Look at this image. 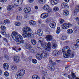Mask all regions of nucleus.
<instances>
[{
  "instance_id": "1",
  "label": "nucleus",
  "mask_w": 79,
  "mask_h": 79,
  "mask_svg": "<svg viewBox=\"0 0 79 79\" xmlns=\"http://www.w3.org/2000/svg\"><path fill=\"white\" fill-rule=\"evenodd\" d=\"M11 35L13 39L17 42H19L20 44H24L26 42V41L19 40V38L20 39V40H23V38L22 36L15 31H13L12 32L11 34Z\"/></svg>"
},
{
  "instance_id": "2",
  "label": "nucleus",
  "mask_w": 79,
  "mask_h": 79,
  "mask_svg": "<svg viewBox=\"0 0 79 79\" xmlns=\"http://www.w3.org/2000/svg\"><path fill=\"white\" fill-rule=\"evenodd\" d=\"M62 52L64 53V58H68L70 56V58H73L74 56V54L73 53H71V49L68 46H65L62 49Z\"/></svg>"
},
{
  "instance_id": "3",
  "label": "nucleus",
  "mask_w": 79,
  "mask_h": 79,
  "mask_svg": "<svg viewBox=\"0 0 79 79\" xmlns=\"http://www.w3.org/2000/svg\"><path fill=\"white\" fill-rule=\"evenodd\" d=\"M22 31L23 33V34L24 38H27V37H32V30L30 27H25L22 29Z\"/></svg>"
},
{
  "instance_id": "4",
  "label": "nucleus",
  "mask_w": 79,
  "mask_h": 79,
  "mask_svg": "<svg viewBox=\"0 0 79 79\" xmlns=\"http://www.w3.org/2000/svg\"><path fill=\"white\" fill-rule=\"evenodd\" d=\"M24 74H25V70L24 69L19 70L15 75V77L17 79H21Z\"/></svg>"
},
{
  "instance_id": "5",
  "label": "nucleus",
  "mask_w": 79,
  "mask_h": 79,
  "mask_svg": "<svg viewBox=\"0 0 79 79\" xmlns=\"http://www.w3.org/2000/svg\"><path fill=\"white\" fill-rule=\"evenodd\" d=\"M69 26L71 27L73 26V24L70 23H65L63 24L62 27L63 29H68L69 27Z\"/></svg>"
},
{
  "instance_id": "6",
  "label": "nucleus",
  "mask_w": 79,
  "mask_h": 79,
  "mask_svg": "<svg viewBox=\"0 0 79 79\" xmlns=\"http://www.w3.org/2000/svg\"><path fill=\"white\" fill-rule=\"evenodd\" d=\"M45 39L48 42H50L53 39V36L50 35H48L46 36Z\"/></svg>"
},
{
  "instance_id": "7",
  "label": "nucleus",
  "mask_w": 79,
  "mask_h": 79,
  "mask_svg": "<svg viewBox=\"0 0 79 79\" xmlns=\"http://www.w3.org/2000/svg\"><path fill=\"white\" fill-rule=\"evenodd\" d=\"M48 16V14L47 13H44L41 15L40 18L44 19L47 18Z\"/></svg>"
},
{
  "instance_id": "8",
  "label": "nucleus",
  "mask_w": 79,
  "mask_h": 79,
  "mask_svg": "<svg viewBox=\"0 0 79 79\" xmlns=\"http://www.w3.org/2000/svg\"><path fill=\"white\" fill-rule=\"evenodd\" d=\"M31 11V9L30 7H28V8H25L23 9V11L26 13H29Z\"/></svg>"
},
{
  "instance_id": "9",
  "label": "nucleus",
  "mask_w": 79,
  "mask_h": 79,
  "mask_svg": "<svg viewBox=\"0 0 79 79\" xmlns=\"http://www.w3.org/2000/svg\"><path fill=\"white\" fill-rule=\"evenodd\" d=\"M79 11V5H77L75 7V10L74 14L75 15H77V12Z\"/></svg>"
},
{
  "instance_id": "10",
  "label": "nucleus",
  "mask_w": 79,
  "mask_h": 79,
  "mask_svg": "<svg viewBox=\"0 0 79 79\" xmlns=\"http://www.w3.org/2000/svg\"><path fill=\"white\" fill-rule=\"evenodd\" d=\"M49 26L52 28H54L56 26V23L54 22H51L49 24Z\"/></svg>"
},
{
  "instance_id": "11",
  "label": "nucleus",
  "mask_w": 79,
  "mask_h": 79,
  "mask_svg": "<svg viewBox=\"0 0 79 79\" xmlns=\"http://www.w3.org/2000/svg\"><path fill=\"white\" fill-rule=\"evenodd\" d=\"M3 68L5 70L8 69V68H9V65L8 64L6 63L4 64H3Z\"/></svg>"
},
{
  "instance_id": "12",
  "label": "nucleus",
  "mask_w": 79,
  "mask_h": 79,
  "mask_svg": "<svg viewBox=\"0 0 79 79\" xmlns=\"http://www.w3.org/2000/svg\"><path fill=\"white\" fill-rule=\"evenodd\" d=\"M43 9L45 11H48L50 9V6L47 4H45L43 6Z\"/></svg>"
},
{
  "instance_id": "13",
  "label": "nucleus",
  "mask_w": 79,
  "mask_h": 79,
  "mask_svg": "<svg viewBox=\"0 0 79 79\" xmlns=\"http://www.w3.org/2000/svg\"><path fill=\"white\" fill-rule=\"evenodd\" d=\"M48 68L50 69L51 71H53L55 69V67L52 65H48Z\"/></svg>"
},
{
  "instance_id": "14",
  "label": "nucleus",
  "mask_w": 79,
  "mask_h": 79,
  "mask_svg": "<svg viewBox=\"0 0 79 79\" xmlns=\"http://www.w3.org/2000/svg\"><path fill=\"white\" fill-rule=\"evenodd\" d=\"M41 55L43 58H47V56L49 55V53H48L44 52L41 54Z\"/></svg>"
},
{
  "instance_id": "15",
  "label": "nucleus",
  "mask_w": 79,
  "mask_h": 79,
  "mask_svg": "<svg viewBox=\"0 0 79 79\" xmlns=\"http://www.w3.org/2000/svg\"><path fill=\"white\" fill-rule=\"evenodd\" d=\"M13 60L16 63H19L20 61V60L19 57L17 56H14L13 57Z\"/></svg>"
},
{
  "instance_id": "16",
  "label": "nucleus",
  "mask_w": 79,
  "mask_h": 79,
  "mask_svg": "<svg viewBox=\"0 0 79 79\" xmlns=\"http://www.w3.org/2000/svg\"><path fill=\"white\" fill-rule=\"evenodd\" d=\"M25 47L27 49L31 50L32 48V46L28 43H27L26 44Z\"/></svg>"
},
{
  "instance_id": "17",
  "label": "nucleus",
  "mask_w": 79,
  "mask_h": 79,
  "mask_svg": "<svg viewBox=\"0 0 79 79\" xmlns=\"http://www.w3.org/2000/svg\"><path fill=\"white\" fill-rule=\"evenodd\" d=\"M52 54H53L54 56H57L59 55L60 52L58 51H53Z\"/></svg>"
},
{
  "instance_id": "18",
  "label": "nucleus",
  "mask_w": 79,
  "mask_h": 79,
  "mask_svg": "<svg viewBox=\"0 0 79 79\" xmlns=\"http://www.w3.org/2000/svg\"><path fill=\"white\" fill-rule=\"evenodd\" d=\"M37 33L38 35H42L43 34V31L40 29L37 30Z\"/></svg>"
},
{
  "instance_id": "19",
  "label": "nucleus",
  "mask_w": 79,
  "mask_h": 79,
  "mask_svg": "<svg viewBox=\"0 0 79 79\" xmlns=\"http://www.w3.org/2000/svg\"><path fill=\"white\" fill-rule=\"evenodd\" d=\"M50 2L52 5H55L57 4L58 3V1L56 0H51L50 1Z\"/></svg>"
},
{
  "instance_id": "20",
  "label": "nucleus",
  "mask_w": 79,
  "mask_h": 79,
  "mask_svg": "<svg viewBox=\"0 0 79 79\" xmlns=\"http://www.w3.org/2000/svg\"><path fill=\"white\" fill-rule=\"evenodd\" d=\"M68 4L65 2H63L62 3L61 6L63 8H68Z\"/></svg>"
},
{
  "instance_id": "21",
  "label": "nucleus",
  "mask_w": 79,
  "mask_h": 79,
  "mask_svg": "<svg viewBox=\"0 0 79 79\" xmlns=\"http://www.w3.org/2000/svg\"><path fill=\"white\" fill-rule=\"evenodd\" d=\"M38 42H39L40 43H41V44H42L44 42V39L40 37L38 39Z\"/></svg>"
},
{
  "instance_id": "22",
  "label": "nucleus",
  "mask_w": 79,
  "mask_h": 79,
  "mask_svg": "<svg viewBox=\"0 0 79 79\" xmlns=\"http://www.w3.org/2000/svg\"><path fill=\"white\" fill-rule=\"evenodd\" d=\"M10 68L12 71H15V70H17V66L15 65H11Z\"/></svg>"
},
{
  "instance_id": "23",
  "label": "nucleus",
  "mask_w": 79,
  "mask_h": 79,
  "mask_svg": "<svg viewBox=\"0 0 79 79\" xmlns=\"http://www.w3.org/2000/svg\"><path fill=\"white\" fill-rule=\"evenodd\" d=\"M67 32L69 34H73V31L71 29H69L67 31Z\"/></svg>"
},
{
  "instance_id": "24",
  "label": "nucleus",
  "mask_w": 79,
  "mask_h": 79,
  "mask_svg": "<svg viewBox=\"0 0 79 79\" xmlns=\"http://www.w3.org/2000/svg\"><path fill=\"white\" fill-rule=\"evenodd\" d=\"M47 43L45 42H44L42 43H41V46L43 48H45L46 50H47Z\"/></svg>"
},
{
  "instance_id": "25",
  "label": "nucleus",
  "mask_w": 79,
  "mask_h": 79,
  "mask_svg": "<svg viewBox=\"0 0 79 79\" xmlns=\"http://www.w3.org/2000/svg\"><path fill=\"white\" fill-rule=\"evenodd\" d=\"M51 48V43L50 42H48L46 46V50L47 49H50Z\"/></svg>"
},
{
  "instance_id": "26",
  "label": "nucleus",
  "mask_w": 79,
  "mask_h": 79,
  "mask_svg": "<svg viewBox=\"0 0 79 79\" xmlns=\"http://www.w3.org/2000/svg\"><path fill=\"white\" fill-rule=\"evenodd\" d=\"M69 12L67 10H64L63 12V14L65 16H67V15H69Z\"/></svg>"
},
{
  "instance_id": "27",
  "label": "nucleus",
  "mask_w": 79,
  "mask_h": 79,
  "mask_svg": "<svg viewBox=\"0 0 79 79\" xmlns=\"http://www.w3.org/2000/svg\"><path fill=\"white\" fill-rule=\"evenodd\" d=\"M29 24L31 26H35V22L33 20H31L29 22Z\"/></svg>"
},
{
  "instance_id": "28",
  "label": "nucleus",
  "mask_w": 79,
  "mask_h": 79,
  "mask_svg": "<svg viewBox=\"0 0 79 79\" xmlns=\"http://www.w3.org/2000/svg\"><path fill=\"white\" fill-rule=\"evenodd\" d=\"M32 77L33 79H40V77H39V76L36 75H33L32 76Z\"/></svg>"
},
{
  "instance_id": "29",
  "label": "nucleus",
  "mask_w": 79,
  "mask_h": 79,
  "mask_svg": "<svg viewBox=\"0 0 79 79\" xmlns=\"http://www.w3.org/2000/svg\"><path fill=\"white\" fill-rule=\"evenodd\" d=\"M10 23V21L9 20L6 19L4 21V26H5L6 24Z\"/></svg>"
},
{
  "instance_id": "30",
  "label": "nucleus",
  "mask_w": 79,
  "mask_h": 79,
  "mask_svg": "<svg viewBox=\"0 0 79 79\" xmlns=\"http://www.w3.org/2000/svg\"><path fill=\"white\" fill-rule=\"evenodd\" d=\"M31 44L33 45H35L37 43L36 41L34 39H32L31 40Z\"/></svg>"
},
{
  "instance_id": "31",
  "label": "nucleus",
  "mask_w": 79,
  "mask_h": 79,
  "mask_svg": "<svg viewBox=\"0 0 79 79\" xmlns=\"http://www.w3.org/2000/svg\"><path fill=\"white\" fill-rule=\"evenodd\" d=\"M52 47L53 49L56 48V44L53 43H53L52 44Z\"/></svg>"
},
{
  "instance_id": "32",
  "label": "nucleus",
  "mask_w": 79,
  "mask_h": 79,
  "mask_svg": "<svg viewBox=\"0 0 79 79\" xmlns=\"http://www.w3.org/2000/svg\"><path fill=\"white\" fill-rule=\"evenodd\" d=\"M13 8V6H7V9L8 11H10Z\"/></svg>"
},
{
  "instance_id": "33",
  "label": "nucleus",
  "mask_w": 79,
  "mask_h": 79,
  "mask_svg": "<svg viewBox=\"0 0 79 79\" xmlns=\"http://www.w3.org/2000/svg\"><path fill=\"white\" fill-rule=\"evenodd\" d=\"M31 61L33 64H37V60L35 59H32Z\"/></svg>"
},
{
  "instance_id": "34",
  "label": "nucleus",
  "mask_w": 79,
  "mask_h": 79,
  "mask_svg": "<svg viewBox=\"0 0 79 79\" xmlns=\"http://www.w3.org/2000/svg\"><path fill=\"white\" fill-rule=\"evenodd\" d=\"M61 31V29L60 27H58L57 28V30L56 31V34H59Z\"/></svg>"
},
{
  "instance_id": "35",
  "label": "nucleus",
  "mask_w": 79,
  "mask_h": 79,
  "mask_svg": "<svg viewBox=\"0 0 79 79\" xmlns=\"http://www.w3.org/2000/svg\"><path fill=\"white\" fill-rule=\"evenodd\" d=\"M53 10L54 11H58L59 10V8L58 7L55 6L53 8Z\"/></svg>"
},
{
  "instance_id": "36",
  "label": "nucleus",
  "mask_w": 79,
  "mask_h": 79,
  "mask_svg": "<svg viewBox=\"0 0 79 79\" xmlns=\"http://www.w3.org/2000/svg\"><path fill=\"white\" fill-rule=\"evenodd\" d=\"M37 1L40 3V2H42L43 4H44V3H45V2H46V0H37Z\"/></svg>"
},
{
  "instance_id": "37",
  "label": "nucleus",
  "mask_w": 79,
  "mask_h": 79,
  "mask_svg": "<svg viewBox=\"0 0 79 79\" xmlns=\"http://www.w3.org/2000/svg\"><path fill=\"white\" fill-rule=\"evenodd\" d=\"M49 62L52 64H56V63L54 62L51 59L49 60Z\"/></svg>"
},
{
  "instance_id": "38",
  "label": "nucleus",
  "mask_w": 79,
  "mask_h": 79,
  "mask_svg": "<svg viewBox=\"0 0 79 79\" xmlns=\"http://www.w3.org/2000/svg\"><path fill=\"white\" fill-rule=\"evenodd\" d=\"M4 75L6 77H8L9 76V73L7 71L5 72L4 73Z\"/></svg>"
},
{
  "instance_id": "39",
  "label": "nucleus",
  "mask_w": 79,
  "mask_h": 79,
  "mask_svg": "<svg viewBox=\"0 0 79 79\" xmlns=\"http://www.w3.org/2000/svg\"><path fill=\"white\" fill-rule=\"evenodd\" d=\"M4 58L5 60H9L8 55L7 54H5L4 56Z\"/></svg>"
},
{
  "instance_id": "40",
  "label": "nucleus",
  "mask_w": 79,
  "mask_h": 79,
  "mask_svg": "<svg viewBox=\"0 0 79 79\" xmlns=\"http://www.w3.org/2000/svg\"><path fill=\"white\" fill-rule=\"evenodd\" d=\"M15 26H21V23L19 22H17L15 23Z\"/></svg>"
},
{
  "instance_id": "41",
  "label": "nucleus",
  "mask_w": 79,
  "mask_h": 79,
  "mask_svg": "<svg viewBox=\"0 0 79 79\" xmlns=\"http://www.w3.org/2000/svg\"><path fill=\"white\" fill-rule=\"evenodd\" d=\"M1 29L2 31H6V28L4 26H2L1 27Z\"/></svg>"
},
{
  "instance_id": "42",
  "label": "nucleus",
  "mask_w": 79,
  "mask_h": 79,
  "mask_svg": "<svg viewBox=\"0 0 79 79\" xmlns=\"http://www.w3.org/2000/svg\"><path fill=\"white\" fill-rule=\"evenodd\" d=\"M14 3L15 5L17 6L19 5V2H18V0L16 1H15L14 2Z\"/></svg>"
},
{
  "instance_id": "43",
  "label": "nucleus",
  "mask_w": 79,
  "mask_h": 79,
  "mask_svg": "<svg viewBox=\"0 0 79 79\" xmlns=\"http://www.w3.org/2000/svg\"><path fill=\"white\" fill-rule=\"evenodd\" d=\"M36 49L35 48H33L32 49L31 48L30 50V52H35Z\"/></svg>"
},
{
  "instance_id": "44",
  "label": "nucleus",
  "mask_w": 79,
  "mask_h": 79,
  "mask_svg": "<svg viewBox=\"0 0 79 79\" xmlns=\"http://www.w3.org/2000/svg\"><path fill=\"white\" fill-rule=\"evenodd\" d=\"M22 18L21 16H18L17 17V19L18 21H19V20H21Z\"/></svg>"
},
{
  "instance_id": "45",
  "label": "nucleus",
  "mask_w": 79,
  "mask_h": 79,
  "mask_svg": "<svg viewBox=\"0 0 79 79\" xmlns=\"http://www.w3.org/2000/svg\"><path fill=\"white\" fill-rule=\"evenodd\" d=\"M17 47H13L12 48V50H15V51H16V52H18V49L17 48Z\"/></svg>"
},
{
  "instance_id": "46",
  "label": "nucleus",
  "mask_w": 79,
  "mask_h": 79,
  "mask_svg": "<svg viewBox=\"0 0 79 79\" xmlns=\"http://www.w3.org/2000/svg\"><path fill=\"white\" fill-rule=\"evenodd\" d=\"M66 36L64 35L61 38L62 40H66Z\"/></svg>"
},
{
  "instance_id": "47",
  "label": "nucleus",
  "mask_w": 79,
  "mask_h": 79,
  "mask_svg": "<svg viewBox=\"0 0 79 79\" xmlns=\"http://www.w3.org/2000/svg\"><path fill=\"white\" fill-rule=\"evenodd\" d=\"M43 58H42V54L40 55L39 56L38 59L39 60H41Z\"/></svg>"
},
{
  "instance_id": "48",
  "label": "nucleus",
  "mask_w": 79,
  "mask_h": 79,
  "mask_svg": "<svg viewBox=\"0 0 79 79\" xmlns=\"http://www.w3.org/2000/svg\"><path fill=\"white\" fill-rule=\"evenodd\" d=\"M18 11H21L22 10H23V8L20 7L18 8Z\"/></svg>"
},
{
  "instance_id": "49",
  "label": "nucleus",
  "mask_w": 79,
  "mask_h": 79,
  "mask_svg": "<svg viewBox=\"0 0 79 79\" xmlns=\"http://www.w3.org/2000/svg\"><path fill=\"white\" fill-rule=\"evenodd\" d=\"M68 77H69V79H74V77L72 76H71L69 75L68 76Z\"/></svg>"
},
{
  "instance_id": "50",
  "label": "nucleus",
  "mask_w": 79,
  "mask_h": 79,
  "mask_svg": "<svg viewBox=\"0 0 79 79\" xmlns=\"http://www.w3.org/2000/svg\"><path fill=\"white\" fill-rule=\"evenodd\" d=\"M71 76H72V77H73L74 78H75V77H76V75H75V73H72V75Z\"/></svg>"
},
{
  "instance_id": "51",
  "label": "nucleus",
  "mask_w": 79,
  "mask_h": 79,
  "mask_svg": "<svg viewBox=\"0 0 79 79\" xmlns=\"http://www.w3.org/2000/svg\"><path fill=\"white\" fill-rule=\"evenodd\" d=\"M60 24H62L63 23V22H64V20L63 19H60Z\"/></svg>"
},
{
  "instance_id": "52",
  "label": "nucleus",
  "mask_w": 79,
  "mask_h": 79,
  "mask_svg": "<svg viewBox=\"0 0 79 79\" xmlns=\"http://www.w3.org/2000/svg\"><path fill=\"white\" fill-rule=\"evenodd\" d=\"M17 1L19 5V4H21L23 3V0H17Z\"/></svg>"
},
{
  "instance_id": "53",
  "label": "nucleus",
  "mask_w": 79,
  "mask_h": 79,
  "mask_svg": "<svg viewBox=\"0 0 79 79\" xmlns=\"http://www.w3.org/2000/svg\"><path fill=\"white\" fill-rule=\"evenodd\" d=\"M0 32L1 34H2V35H5L6 34V32H5V31L3 32L2 31H1Z\"/></svg>"
},
{
  "instance_id": "54",
  "label": "nucleus",
  "mask_w": 79,
  "mask_h": 79,
  "mask_svg": "<svg viewBox=\"0 0 79 79\" xmlns=\"http://www.w3.org/2000/svg\"><path fill=\"white\" fill-rule=\"evenodd\" d=\"M51 21V19L50 18H48L46 20V22L47 23H48V22H50Z\"/></svg>"
},
{
  "instance_id": "55",
  "label": "nucleus",
  "mask_w": 79,
  "mask_h": 79,
  "mask_svg": "<svg viewBox=\"0 0 79 79\" xmlns=\"http://www.w3.org/2000/svg\"><path fill=\"white\" fill-rule=\"evenodd\" d=\"M42 21V20L40 19L38 21V23L39 24H41V22Z\"/></svg>"
},
{
  "instance_id": "56",
  "label": "nucleus",
  "mask_w": 79,
  "mask_h": 79,
  "mask_svg": "<svg viewBox=\"0 0 79 79\" xmlns=\"http://www.w3.org/2000/svg\"><path fill=\"white\" fill-rule=\"evenodd\" d=\"M7 0H0V1L1 2H6V1H7Z\"/></svg>"
},
{
  "instance_id": "57",
  "label": "nucleus",
  "mask_w": 79,
  "mask_h": 79,
  "mask_svg": "<svg viewBox=\"0 0 79 79\" xmlns=\"http://www.w3.org/2000/svg\"><path fill=\"white\" fill-rule=\"evenodd\" d=\"M29 0V3H32V2H33L34 1V0Z\"/></svg>"
},
{
  "instance_id": "58",
  "label": "nucleus",
  "mask_w": 79,
  "mask_h": 79,
  "mask_svg": "<svg viewBox=\"0 0 79 79\" xmlns=\"http://www.w3.org/2000/svg\"><path fill=\"white\" fill-rule=\"evenodd\" d=\"M2 39L3 40H4L5 42H7V39L6 38L2 37Z\"/></svg>"
},
{
  "instance_id": "59",
  "label": "nucleus",
  "mask_w": 79,
  "mask_h": 79,
  "mask_svg": "<svg viewBox=\"0 0 79 79\" xmlns=\"http://www.w3.org/2000/svg\"><path fill=\"white\" fill-rule=\"evenodd\" d=\"M76 20V21H79V18L77 17H76L75 18Z\"/></svg>"
},
{
  "instance_id": "60",
  "label": "nucleus",
  "mask_w": 79,
  "mask_h": 79,
  "mask_svg": "<svg viewBox=\"0 0 79 79\" xmlns=\"http://www.w3.org/2000/svg\"><path fill=\"white\" fill-rule=\"evenodd\" d=\"M40 55L38 54H36V57L38 59V58H39V56H40Z\"/></svg>"
},
{
  "instance_id": "61",
  "label": "nucleus",
  "mask_w": 79,
  "mask_h": 79,
  "mask_svg": "<svg viewBox=\"0 0 79 79\" xmlns=\"http://www.w3.org/2000/svg\"><path fill=\"white\" fill-rule=\"evenodd\" d=\"M65 2H66V3H68L69 2V0H64Z\"/></svg>"
},
{
  "instance_id": "62",
  "label": "nucleus",
  "mask_w": 79,
  "mask_h": 79,
  "mask_svg": "<svg viewBox=\"0 0 79 79\" xmlns=\"http://www.w3.org/2000/svg\"><path fill=\"white\" fill-rule=\"evenodd\" d=\"M35 10H38V6H35Z\"/></svg>"
},
{
  "instance_id": "63",
  "label": "nucleus",
  "mask_w": 79,
  "mask_h": 79,
  "mask_svg": "<svg viewBox=\"0 0 79 79\" xmlns=\"http://www.w3.org/2000/svg\"><path fill=\"white\" fill-rule=\"evenodd\" d=\"M56 61H57V63H60L61 62V61L59 60H56Z\"/></svg>"
},
{
  "instance_id": "64",
  "label": "nucleus",
  "mask_w": 79,
  "mask_h": 79,
  "mask_svg": "<svg viewBox=\"0 0 79 79\" xmlns=\"http://www.w3.org/2000/svg\"><path fill=\"white\" fill-rule=\"evenodd\" d=\"M4 52H6V51H7V50L6 49V48H5L4 49Z\"/></svg>"
}]
</instances>
